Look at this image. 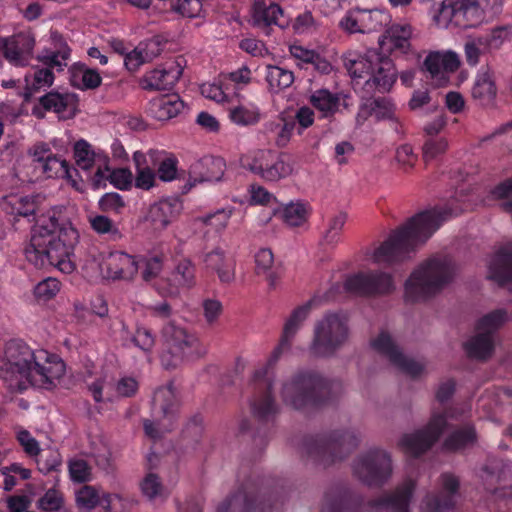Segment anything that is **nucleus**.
<instances>
[{
	"instance_id": "1",
	"label": "nucleus",
	"mask_w": 512,
	"mask_h": 512,
	"mask_svg": "<svg viewBox=\"0 0 512 512\" xmlns=\"http://www.w3.org/2000/svg\"><path fill=\"white\" fill-rule=\"evenodd\" d=\"M78 238V231L64 217L63 209L52 208L36 219L24 249L25 258L38 269L54 266L69 274L75 268L70 256Z\"/></svg>"
},
{
	"instance_id": "2",
	"label": "nucleus",
	"mask_w": 512,
	"mask_h": 512,
	"mask_svg": "<svg viewBox=\"0 0 512 512\" xmlns=\"http://www.w3.org/2000/svg\"><path fill=\"white\" fill-rule=\"evenodd\" d=\"M395 288L393 276L383 271L358 273L347 277L343 286L333 285L322 297L315 296L292 311L284 325L280 342L272 353V360L276 361L284 350L290 348L293 337L308 317L313 305L335 298L342 289L361 296H383L393 293Z\"/></svg>"
},
{
	"instance_id": "3",
	"label": "nucleus",
	"mask_w": 512,
	"mask_h": 512,
	"mask_svg": "<svg viewBox=\"0 0 512 512\" xmlns=\"http://www.w3.org/2000/svg\"><path fill=\"white\" fill-rule=\"evenodd\" d=\"M453 214L457 212L451 208L433 209L416 214L375 251V261L388 264L403 261Z\"/></svg>"
},
{
	"instance_id": "4",
	"label": "nucleus",
	"mask_w": 512,
	"mask_h": 512,
	"mask_svg": "<svg viewBox=\"0 0 512 512\" xmlns=\"http://www.w3.org/2000/svg\"><path fill=\"white\" fill-rule=\"evenodd\" d=\"M344 393L343 382L315 370L295 373L283 384V402L295 410L318 409L338 400Z\"/></svg>"
},
{
	"instance_id": "5",
	"label": "nucleus",
	"mask_w": 512,
	"mask_h": 512,
	"mask_svg": "<svg viewBox=\"0 0 512 512\" xmlns=\"http://www.w3.org/2000/svg\"><path fill=\"white\" fill-rule=\"evenodd\" d=\"M456 275L454 263L448 257H433L422 262L406 280L405 301H425L440 293Z\"/></svg>"
},
{
	"instance_id": "6",
	"label": "nucleus",
	"mask_w": 512,
	"mask_h": 512,
	"mask_svg": "<svg viewBox=\"0 0 512 512\" xmlns=\"http://www.w3.org/2000/svg\"><path fill=\"white\" fill-rule=\"evenodd\" d=\"M162 352L160 360L167 369H175L185 362L204 358L208 346L186 327L174 322H167L161 329Z\"/></svg>"
},
{
	"instance_id": "7",
	"label": "nucleus",
	"mask_w": 512,
	"mask_h": 512,
	"mask_svg": "<svg viewBox=\"0 0 512 512\" xmlns=\"http://www.w3.org/2000/svg\"><path fill=\"white\" fill-rule=\"evenodd\" d=\"M360 443V436L353 430L334 431L329 435L309 436L304 439L306 453L327 466L347 457Z\"/></svg>"
},
{
	"instance_id": "8",
	"label": "nucleus",
	"mask_w": 512,
	"mask_h": 512,
	"mask_svg": "<svg viewBox=\"0 0 512 512\" xmlns=\"http://www.w3.org/2000/svg\"><path fill=\"white\" fill-rule=\"evenodd\" d=\"M349 329L346 320L336 313H327L315 323L310 345L318 357H330L347 341Z\"/></svg>"
},
{
	"instance_id": "9",
	"label": "nucleus",
	"mask_w": 512,
	"mask_h": 512,
	"mask_svg": "<svg viewBox=\"0 0 512 512\" xmlns=\"http://www.w3.org/2000/svg\"><path fill=\"white\" fill-rule=\"evenodd\" d=\"M244 169L266 182H278L291 175L293 168L284 154L271 149H259L241 158Z\"/></svg>"
},
{
	"instance_id": "10",
	"label": "nucleus",
	"mask_w": 512,
	"mask_h": 512,
	"mask_svg": "<svg viewBox=\"0 0 512 512\" xmlns=\"http://www.w3.org/2000/svg\"><path fill=\"white\" fill-rule=\"evenodd\" d=\"M353 472L362 483L381 486L392 474L391 457L382 449H370L354 461Z\"/></svg>"
},
{
	"instance_id": "11",
	"label": "nucleus",
	"mask_w": 512,
	"mask_h": 512,
	"mask_svg": "<svg viewBox=\"0 0 512 512\" xmlns=\"http://www.w3.org/2000/svg\"><path fill=\"white\" fill-rule=\"evenodd\" d=\"M449 414H433L427 425L411 434H405L399 444L409 455L417 457L429 450L438 441L447 427Z\"/></svg>"
},
{
	"instance_id": "12",
	"label": "nucleus",
	"mask_w": 512,
	"mask_h": 512,
	"mask_svg": "<svg viewBox=\"0 0 512 512\" xmlns=\"http://www.w3.org/2000/svg\"><path fill=\"white\" fill-rule=\"evenodd\" d=\"M65 372L64 362L56 355L40 350L35 354V361L30 371L26 387L28 385L52 389Z\"/></svg>"
},
{
	"instance_id": "13",
	"label": "nucleus",
	"mask_w": 512,
	"mask_h": 512,
	"mask_svg": "<svg viewBox=\"0 0 512 512\" xmlns=\"http://www.w3.org/2000/svg\"><path fill=\"white\" fill-rule=\"evenodd\" d=\"M273 504L251 485H245L228 496L217 508V512H271Z\"/></svg>"
},
{
	"instance_id": "14",
	"label": "nucleus",
	"mask_w": 512,
	"mask_h": 512,
	"mask_svg": "<svg viewBox=\"0 0 512 512\" xmlns=\"http://www.w3.org/2000/svg\"><path fill=\"white\" fill-rule=\"evenodd\" d=\"M35 354L25 343L12 340L6 344L5 358L8 369L15 371L14 389L19 391L26 389L30 371L35 361Z\"/></svg>"
},
{
	"instance_id": "15",
	"label": "nucleus",
	"mask_w": 512,
	"mask_h": 512,
	"mask_svg": "<svg viewBox=\"0 0 512 512\" xmlns=\"http://www.w3.org/2000/svg\"><path fill=\"white\" fill-rule=\"evenodd\" d=\"M371 345L374 350L386 356L389 361L402 372L412 377H416L422 373L424 369L423 365L406 357L389 333L381 332L371 341Z\"/></svg>"
},
{
	"instance_id": "16",
	"label": "nucleus",
	"mask_w": 512,
	"mask_h": 512,
	"mask_svg": "<svg viewBox=\"0 0 512 512\" xmlns=\"http://www.w3.org/2000/svg\"><path fill=\"white\" fill-rule=\"evenodd\" d=\"M184 63V58L179 56L175 60L147 72L140 80L141 87L144 90L172 89L183 74Z\"/></svg>"
},
{
	"instance_id": "17",
	"label": "nucleus",
	"mask_w": 512,
	"mask_h": 512,
	"mask_svg": "<svg viewBox=\"0 0 512 512\" xmlns=\"http://www.w3.org/2000/svg\"><path fill=\"white\" fill-rule=\"evenodd\" d=\"M375 62L362 88L366 95L389 92L397 79V70L389 57L380 52V59Z\"/></svg>"
},
{
	"instance_id": "18",
	"label": "nucleus",
	"mask_w": 512,
	"mask_h": 512,
	"mask_svg": "<svg viewBox=\"0 0 512 512\" xmlns=\"http://www.w3.org/2000/svg\"><path fill=\"white\" fill-rule=\"evenodd\" d=\"M415 487L416 484L412 479L405 480L395 490L370 500L368 506L375 510L385 509L393 512H410L409 506Z\"/></svg>"
},
{
	"instance_id": "19",
	"label": "nucleus",
	"mask_w": 512,
	"mask_h": 512,
	"mask_svg": "<svg viewBox=\"0 0 512 512\" xmlns=\"http://www.w3.org/2000/svg\"><path fill=\"white\" fill-rule=\"evenodd\" d=\"M252 413L259 421H269L278 412L272 396V383L268 378L255 377L254 393L250 401Z\"/></svg>"
},
{
	"instance_id": "20",
	"label": "nucleus",
	"mask_w": 512,
	"mask_h": 512,
	"mask_svg": "<svg viewBox=\"0 0 512 512\" xmlns=\"http://www.w3.org/2000/svg\"><path fill=\"white\" fill-rule=\"evenodd\" d=\"M99 269L107 279H132L138 270L135 258L124 252H111L99 263Z\"/></svg>"
},
{
	"instance_id": "21",
	"label": "nucleus",
	"mask_w": 512,
	"mask_h": 512,
	"mask_svg": "<svg viewBox=\"0 0 512 512\" xmlns=\"http://www.w3.org/2000/svg\"><path fill=\"white\" fill-rule=\"evenodd\" d=\"M35 40L29 34L20 32L3 39L4 57L16 66H25L32 57Z\"/></svg>"
},
{
	"instance_id": "22",
	"label": "nucleus",
	"mask_w": 512,
	"mask_h": 512,
	"mask_svg": "<svg viewBox=\"0 0 512 512\" xmlns=\"http://www.w3.org/2000/svg\"><path fill=\"white\" fill-rule=\"evenodd\" d=\"M412 33L413 28L410 24H392L379 38L380 49L383 52L406 54L411 49Z\"/></svg>"
},
{
	"instance_id": "23",
	"label": "nucleus",
	"mask_w": 512,
	"mask_h": 512,
	"mask_svg": "<svg viewBox=\"0 0 512 512\" xmlns=\"http://www.w3.org/2000/svg\"><path fill=\"white\" fill-rule=\"evenodd\" d=\"M225 162L222 158L205 157L191 166L185 188L191 189L197 183L216 182L224 175Z\"/></svg>"
},
{
	"instance_id": "24",
	"label": "nucleus",
	"mask_w": 512,
	"mask_h": 512,
	"mask_svg": "<svg viewBox=\"0 0 512 512\" xmlns=\"http://www.w3.org/2000/svg\"><path fill=\"white\" fill-rule=\"evenodd\" d=\"M39 103L46 111H52L60 119H72L78 112V96L74 93L50 91L39 98Z\"/></svg>"
},
{
	"instance_id": "25",
	"label": "nucleus",
	"mask_w": 512,
	"mask_h": 512,
	"mask_svg": "<svg viewBox=\"0 0 512 512\" xmlns=\"http://www.w3.org/2000/svg\"><path fill=\"white\" fill-rule=\"evenodd\" d=\"M442 486L446 493L427 495L424 504L426 512H447L454 508V495L459 488V480L452 474L441 476Z\"/></svg>"
},
{
	"instance_id": "26",
	"label": "nucleus",
	"mask_w": 512,
	"mask_h": 512,
	"mask_svg": "<svg viewBox=\"0 0 512 512\" xmlns=\"http://www.w3.org/2000/svg\"><path fill=\"white\" fill-rule=\"evenodd\" d=\"M283 14V9L279 4L255 0L251 8V22L254 27L262 29L265 34L269 35L272 25L284 27L280 22Z\"/></svg>"
},
{
	"instance_id": "27",
	"label": "nucleus",
	"mask_w": 512,
	"mask_h": 512,
	"mask_svg": "<svg viewBox=\"0 0 512 512\" xmlns=\"http://www.w3.org/2000/svg\"><path fill=\"white\" fill-rule=\"evenodd\" d=\"M180 212V203L175 199H163L150 206L145 222L154 231L164 230Z\"/></svg>"
},
{
	"instance_id": "28",
	"label": "nucleus",
	"mask_w": 512,
	"mask_h": 512,
	"mask_svg": "<svg viewBox=\"0 0 512 512\" xmlns=\"http://www.w3.org/2000/svg\"><path fill=\"white\" fill-rule=\"evenodd\" d=\"M487 277L500 286L512 282V242L502 246L491 258Z\"/></svg>"
},
{
	"instance_id": "29",
	"label": "nucleus",
	"mask_w": 512,
	"mask_h": 512,
	"mask_svg": "<svg viewBox=\"0 0 512 512\" xmlns=\"http://www.w3.org/2000/svg\"><path fill=\"white\" fill-rule=\"evenodd\" d=\"M39 199V195H9L2 199L1 208L6 214L13 216L15 219L24 217L30 222L35 220V215L39 212Z\"/></svg>"
},
{
	"instance_id": "30",
	"label": "nucleus",
	"mask_w": 512,
	"mask_h": 512,
	"mask_svg": "<svg viewBox=\"0 0 512 512\" xmlns=\"http://www.w3.org/2000/svg\"><path fill=\"white\" fill-rule=\"evenodd\" d=\"M205 268L215 272L223 284H231L235 280V261L226 256L224 250L216 247L203 255Z\"/></svg>"
},
{
	"instance_id": "31",
	"label": "nucleus",
	"mask_w": 512,
	"mask_h": 512,
	"mask_svg": "<svg viewBox=\"0 0 512 512\" xmlns=\"http://www.w3.org/2000/svg\"><path fill=\"white\" fill-rule=\"evenodd\" d=\"M454 28L468 29L479 25L484 11L477 0H453Z\"/></svg>"
},
{
	"instance_id": "32",
	"label": "nucleus",
	"mask_w": 512,
	"mask_h": 512,
	"mask_svg": "<svg viewBox=\"0 0 512 512\" xmlns=\"http://www.w3.org/2000/svg\"><path fill=\"white\" fill-rule=\"evenodd\" d=\"M380 59V52L376 49L367 50L364 55L347 53L342 56L345 69L353 79H362L369 76L373 63Z\"/></svg>"
},
{
	"instance_id": "33",
	"label": "nucleus",
	"mask_w": 512,
	"mask_h": 512,
	"mask_svg": "<svg viewBox=\"0 0 512 512\" xmlns=\"http://www.w3.org/2000/svg\"><path fill=\"white\" fill-rule=\"evenodd\" d=\"M184 109V102L178 94H165L149 102V114L159 120L167 121L176 117Z\"/></svg>"
},
{
	"instance_id": "34",
	"label": "nucleus",
	"mask_w": 512,
	"mask_h": 512,
	"mask_svg": "<svg viewBox=\"0 0 512 512\" xmlns=\"http://www.w3.org/2000/svg\"><path fill=\"white\" fill-rule=\"evenodd\" d=\"M341 96L340 93H332L328 89L321 88L310 94L309 103L321 113L323 118H332L339 111ZM342 105L344 108L348 107L345 101Z\"/></svg>"
},
{
	"instance_id": "35",
	"label": "nucleus",
	"mask_w": 512,
	"mask_h": 512,
	"mask_svg": "<svg viewBox=\"0 0 512 512\" xmlns=\"http://www.w3.org/2000/svg\"><path fill=\"white\" fill-rule=\"evenodd\" d=\"M478 434L472 423H466L453 430L443 442V448L449 452H458L473 447Z\"/></svg>"
},
{
	"instance_id": "36",
	"label": "nucleus",
	"mask_w": 512,
	"mask_h": 512,
	"mask_svg": "<svg viewBox=\"0 0 512 512\" xmlns=\"http://www.w3.org/2000/svg\"><path fill=\"white\" fill-rule=\"evenodd\" d=\"M364 101L360 106V113L367 119L374 116L377 121L385 119H393L394 105L388 98L378 97L372 98L370 95L363 97Z\"/></svg>"
},
{
	"instance_id": "37",
	"label": "nucleus",
	"mask_w": 512,
	"mask_h": 512,
	"mask_svg": "<svg viewBox=\"0 0 512 512\" xmlns=\"http://www.w3.org/2000/svg\"><path fill=\"white\" fill-rule=\"evenodd\" d=\"M472 97L482 106L493 103L497 95V88L492 73L488 70L477 75L472 87Z\"/></svg>"
},
{
	"instance_id": "38",
	"label": "nucleus",
	"mask_w": 512,
	"mask_h": 512,
	"mask_svg": "<svg viewBox=\"0 0 512 512\" xmlns=\"http://www.w3.org/2000/svg\"><path fill=\"white\" fill-rule=\"evenodd\" d=\"M355 502L352 493L343 487L329 489L323 499L321 512H343Z\"/></svg>"
},
{
	"instance_id": "39",
	"label": "nucleus",
	"mask_w": 512,
	"mask_h": 512,
	"mask_svg": "<svg viewBox=\"0 0 512 512\" xmlns=\"http://www.w3.org/2000/svg\"><path fill=\"white\" fill-rule=\"evenodd\" d=\"M467 355L478 360H486L490 358L494 352L493 336L483 331L472 337L465 343Z\"/></svg>"
},
{
	"instance_id": "40",
	"label": "nucleus",
	"mask_w": 512,
	"mask_h": 512,
	"mask_svg": "<svg viewBox=\"0 0 512 512\" xmlns=\"http://www.w3.org/2000/svg\"><path fill=\"white\" fill-rule=\"evenodd\" d=\"M152 403L153 410L160 413L164 419H172L178 409V401L170 387L158 389L154 394Z\"/></svg>"
},
{
	"instance_id": "41",
	"label": "nucleus",
	"mask_w": 512,
	"mask_h": 512,
	"mask_svg": "<svg viewBox=\"0 0 512 512\" xmlns=\"http://www.w3.org/2000/svg\"><path fill=\"white\" fill-rule=\"evenodd\" d=\"M71 83L82 90H93L101 85L102 77L97 70L79 64L72 70Z\"/></svg>"
},
{
	"instance_id": "42",
	"label": "nucleus",
	"mask_w": 512,
	"mask_h": 512,
	"mask_svg": "<svg viewBox=\"0 0 512 512\" xmlns=\"http://www.w3.org/2000/svg\"><path fill=\"white\" fill-rule=\"evenodd\" d=\"M362 34L380 31L391 20L388 12L380 9H361Z\"/></svg>"
},
{
	"instance_id": "43",
	"label": "nucleus",
	"mask_w": 512,
	"mask_h": 512,
	"mask_svg": "<svg viewBox=\"0 0 512 512\" xmlns=\"http://www.w3.org/2000/svg\"><path fill=\"white\" fill-rule=\"evenodd\" d=\"M274 263L273 253L270 249H260L255 255V271L258 275H265L271 287H275L280 276L272 270Z\"/></svg>"
},
{
	"instance_id": "44",
	"label": "nucleus",
	"mask_w": 512,
	"mask_h": 512,
	"mask_svg": "<svg viewBox=\"0 0 512 512\" xmlns=\"http://www.w3.org/2000/svg\"><path fill=\"white\" fill-rule=\"evenodd\" d=\"M266 81L273 92H279L290 87L294 82L292 71L279 66L269 65L267 67Z\"/></svg>"
},
{
	"instance_id": "45",
	"label": "nucleus",
	"mask_w": 512,
	"mask_h": 512,
	"mask_svg": "<svg viewBox=\"0 0 512 512\" xmlns=\"http://www.w3.org/2000/svg\"><path fill=\"white\" fill-rule=\"evenodd\" d=\"M34 456H36L38 470L43 474L57 471L62 464L59 451L53 447L39 449Z\"/></svg>"
},
{
	"instance_id": "46",
	"label": "nucleus",
	"mask_w": 512,
	"mask_h": 512,
	"mask_svg": "<svg viewBox=\"0 0 512 512\" xmlns=\"http://www.w3.org/2000/svg\"><path fill=\"white\" fill-rule=\"evenodd\" d=\"M508 318V311L506 309L501 308L493 310L479 319L477 330L489 333L493 336V333L502 327V325L507 322Z\"/></svg>"
},
{
	"instance_id": "47",
	"label": "nucleus",
	"mask_w": 512,
	"mask_h": 512,
	"mask_svg": "<svg viewBox=\"0 0 512 512\" xmlns=\"http://www.w3.org/2000/svg\"><path fill=\"white\" fill-rule=\"evenodd\" d=\"M89 223L94 232L99 235H107L112 241H116L122 238L117 225L105 215H95L89 218Z\"/></svg>"
},
{
	"instance_id": "48",
	"label": "nucleus",
	"mask_w": 512,
	"mask_h": 512,
	"mask_svg": "<svg viewBox=\"0 0 512 512\" xmlns=\"http://www.w3.org/2000/svg\"><path fill=\"white\" fill-rule=\"evenodd\" d=\"M26 87H25V98L28 100L32 95L38 92L40 89L49 87L54 82V74L49 68L39 69L34 72L33 79L29 82L26 77Z\"/></svg>"
},
{
	"instance_id": "49",
	"label": "nucleus",
	"mask_w": 512,
	"mask_h": 512,
	"mask_svg": "<svg viewBox=\"0 0 512 512\" xmlns=\"http://www.w3.org/2000/svg\"><path fill=\"white\" fill-rule=\"evenodd\" d=\"M463 49L466 63L472 67L480 62L482 56L490 52L480 36L468 38Z\"/></svg>"
},
{
	"instance_id": "50",
	"label": "nucleus",
	"mask_w": 512,
	"mask_h": 512,
	"mask_svg": "<svg viewBox=\"0 0 512 512\" xmlns=\"http://www.w3.org/2000/svg\"><path fill=\"white\" fill-rule=\"evenodd\" d=\"M448 149L447 139L440 137H429L425 140L422 146L423 161L428 164L429 162L438 159L444 155Z\"/></svg>"
},
{
	"instance_id": "51",
	"label": "nucleus",
	"mask_w": 512,
	"mask_h": 512,
	"mask_svg": "<svg viewBox=\"0 0 512 512\" xmlns=\"http://www.w3.org/2000/svg\"><path fill=\"white\" fill-rule=\"evenodd\" d=\"M140 490L143 496L152 501L164 495L165 487L156 473L149 472L140 482Z\"/></svg>"
},
{
	"instance_id": "52",
	"label": "nucleus",
	"mask_w": 512,
	"mask_h": 512,
	"mask_svg": "<svg viewBox=\"0 0 512 512\" xmlns=\"http://www.w3.org/2000/svg\"><path fill=\"white\" fill-rule=\"evenodd\" d=\"M229 117L236 125L252 126L260 121L261 114L258 108L237 106L230 110Z\"/></svg>"
},
{
	"instance_id": "53",
	"label": "nucleus",
	"mask_w": 512,
	"mask_h": 512,
	"mask_svg": "<svg viewBox=\"0 0 512 512\" xmlns=\"http://www.w3.org/2000/svg\"><path fill=\"white\" fill-rule=\"evenodd\" d=\"M173 280L185 288L195 285V266L191 260L183 259L177 264L173 272Z\"/></svg>"
},
{
	"instance_id": "54",
	"label": "nucleus",
	"mask_w": 512,
	"mask_h": 512,
	"mask_svg": "<svg viewBox=\"0 0 512 512\" xmlns=\"http://www.w3.org/2000/svg\"><path fill=\"white\" fill-rule=\"evenodd\" d=\"M432 19L438 28H454L453 0L442 1L434 10Z\"/></svg>"
},
{
	"instance_id": "55",
	"label": "nucleus",
	"mask_w": 512,
	"mask_h": 512,
	"mask_svg": "<svg viewBox=\"0 0 512 512\" xmlns=\"http://www.w3.org/2000/svg\"><path fill=\"white\" fill-rule=\"evenodd\" d=\"M307 219V209L302 203H290L283 211L284 222L292 227L302 225Z\"/></svg>"
},
{
	"instance_id": "56",
	"label": "nucleus",
	"mask_w": 512,
	"mask_h": 512,
	"mask_svg": "<svg viewBox=\"0 0 512 512\" xmlns=\"http://www.w3.org/2000/svg\"><path fill=\"white\" fill-rule=\"evenodd\" d=\"M76 502L80 509L91 511L100 503V496L93 486L84 485L76 493Z\"/></svg>"
},
{
	"instance_id": "57",
	"label": "nucleus",
	"mask_w": 512,
	"mask_h": 512,
	"mask_svg": "<svg viewBox=\"0 0 512 512\" xmlns=\"http://www.w3.org/2000/svg\"><path fill=\"white\" fill-rule=\"evenodd\" d=\"M510 28L508 26H497L490 33L480 36L486 44L489 51L499 49L510 38Z\"/></svg>"
},
{
	"instance_id": "58",
	"label": "nucleus",
	"mask_w": 512,
	"mask_h": 512,
	"mask_svg": "<svg viewBox=\"0 0 512 512\" xmlns=\"http://www.w3.org/2000/svg\"><path fill=\"white\" fill-rule=\"evenodd\" d=\"M76 164L83 170H89L95 162V154L85 140L76 142L74 146Z\"/></svg>"
},
{
	"instance_id": "59",
	"label": "nucleus",
	"mask_w": 512,
	"mask_h": 512,
	"mask_svg": "<svg viewBox=\"0 0 512 512\" xmlns=\"http://www.w3.org/2000/svg\"><path fill=\"white\" fill-rule=\"evenodd\" d=\"M131 341L143 352L151 353L155 346L156 339L151 329L145 326H138L131 338Z\"/></svg>"
},
{
	"instance_id": "60",
	"label": "nucleus",
	"mask_w": 512,
	"mask_h": 512,
	"mask_svg": "<svg viewBox=\"0 0 512 512\" xmlns=\"http://www.w3.org/2000/svg\"><path fill=\"white\" fill-rule=\"evenodd\" d=\"M346 213L335 215L329 222L328 229L324 234V242L328 245H336L340 241L341 232L346 223Z\"/></svg>"
},
{
	"instance_id": "61",
	"label": "nucleus",
	"mask_w": 512,
	"mask_h": 512,
	"mask_svg": "<svg viewBox=\"0 0 512 512\" xmlns=\"http://www.w3.org/2000/svg\"><path fill=\"white\" fill-rule=\"evenodd\" d=\"M231 214V210L218 209L213 213L199 217L198 220L207 226H211L216 231H222L227 227Z\"/></svg>"
},
{
	"instance_id": "62",
	"label": "nucleus",
	"mask_w": 512,
	"mask_h": 512,
	"mask_svg": "<svg viewBox=\"0 0 512 512\" xmlns=\"http://www.w3.org/2000/svg\"><path fill=\"white\" fill-rule=\"evenodd\" d=\"M141 277L145 282L154 280L163 269V258L158 255L147 257L141 260Z\"/></svg>"
},
{
	"instance_id": "63",
	"label": "nucleus",
	"mask_w": 512,
	"mask_h": 512,
	"mask_svg": "<svg viewBox=\"0 0 512 512\" xmlns=\"http://www.w3.org/2000/svg\"><path fill=\"white\" fill-rule=\"evenodd\" d=\"M395 159L405 173H409L415 166L418 156L409 144H403L396 150Z\"/></svg>"
},
{
	"instance_id": "64",
	"label": "nucleus",
	"mask_w": 512,
	"mask_h": 512,
	"mask_svg": "<svg viewBox=\"0 0 512 512\" xmlns=\"http://www.w3.org/2000/svg\"><path fill=\"white\" fill-rule=\"evenodd\" d=\"M98 206L102 212L119 214L125 207V201L120 194L110 192L99 199Z\"/></svg>"
}]
</instances>
